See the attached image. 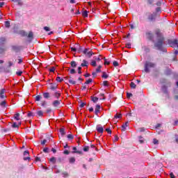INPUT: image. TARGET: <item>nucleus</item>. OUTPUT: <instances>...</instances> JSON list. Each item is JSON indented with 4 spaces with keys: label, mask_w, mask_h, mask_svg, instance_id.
Segmentation results:
<instances>
[{
    "label": "nucleus",
    "mask_w": 178,
    "mask_h": 178,
    "mask_svg": "<svg viewBox=\"0 0 178 178\" xmlns=\"http://www.w3.org/2000/svg\"><path fill=\"white\" fill-rule=\"evenodd\" d=\"M82 16L83 17H88V12H87V10H84L83 13H82Z\"/></svg>",
    "instance_id": "obj_21"
},
{
    "label": "nucleus",
    "mask_w": 178,
    "mask_h": 178,
    "mask_svg": "<svg viewBox=\"0 0 178 178\" xmlns=\"http://www.w3.org/2000/svg\"><path fill=\"white\" fill-rule=\"evenodd\" d=\"M47 143V140H43V141L41 143V144L42 145H45V143Z\"/></svg>",
    "instance_id": "obj_60"
},
{
    "label": "nucleus",
    "mask_w": 178,
    "mask_h": 178,
    "mask_svg": "<svg viewBox=\"0 0 178 178\" xmlns=\"http://www.w3.org/2000/svg\"><path fill=\"white\" fill-rule=\"evenodd\" d=\"M102 67V66H101V65H99L98 67H97V68L96 69V72L97 73H99V72H101V68Z\"/></svg>",
    "instance_id": "obj_33"
},
{
    "label": "nucleus",
    "mask_w": 178,
    "mask_h": 178,
    "mask_svg": "<svg viewBox=\"0 0 178 178\" xmlns=\"http://www.w3.org/2000/svg\"><path fill=\"white\" fill-rule=\"evenodd\" d=\"M5 26L9 29V27H10V22H9V21L6 22Z\"/></svg>",
    "instance_id": "obj_30"
},
{
    "label": "nucleus",
    "mask_w": 178,
    "mask_h": 178,
    "mask_svg": "<svg viewBox=\"0 0 178 178\" xmlns=\"http://www.w3.org/2000/svg\"><path fill=\"white\" fill-rule=\"evenodd\" d=\"M146 35L149 40H151L152 41L154 40V35H152V33L147 32Z\"/></svg>",
    "instance_id": "obj_8"
},
{
    "label": "nucleus",
    "mask_w": 178,
    "mask_h": 178,
    "mask_svg": "<svg viewBox=\"0 0 178 178\" xmlns=\"http://www.w3.org/2000/svg\"><path fill=\"white\" fill-rule=\"evenodd\" d=\"M127 126H129V122H127L122 124V131H124V130H126V127H127Z\"/></svg>",
    "instance_id": "obj_19"
},
{
    "label": "nucleus",
    "mask_w": 178,
    "mask_h": 178,
    "mask_svg": "<svg viewBox=\"0 0 178 178\" xmlns=\"http://www.w3.org/2000/svg\"><path fill=\"white\" fill-rule=\"evenodd\" d=\"M153 143L154 145H158V144H159V141L156 138H154V139H153Z\"/></svg>",
    "instance_id": "obj_36"
},
{
    "label": "nucleus",
    "mask_w": 178,
    "mask_h": 178,
    "mask_svg": "<svg viewBox=\"0 0 178 178\" xmlns=\"http://www.w3.org/2000/svg\"><path fill=\"white\" fill-rule=\"evenodd\" d=\"M49 161L51 162V163H56V158L51 157Z\"/></svg>",
    "instance_id": "obj_23"
},
{
    "label": "nucleus",
    "mask_w": 178,
    "mask_h": 178,
    "mask_svg": "<svg viewBox=\"0 0 178 178\" xmlns=\"http://www.w3.org/2000/svg\"><path fill=\"white\" fill-rule=\"evenodd\" d=\"M91 99L93 102H98V97H91Z\"/></svg>",
    "instance_id": "obj_24"
},
{
    "label": "nucleus",
    "mask_w": 178,
    "mask_h": 178,
    "mask_svg": "<svg viewBox=\"0 0 178 178\" xmlns=\"http://www.w3.org/2000/svg\"><path fill=\"white\" fill-rule=\"evenodd\" d=\"M67 138H69L70 140H73L74 137H73V135L72 134H68L67 136Z\"/></svg>",
    "instance_id": "obj_43"
},
{
    "label": "nucleus",
    "mask_w": 178,
    "mask_h": 178,
    "mask_svg": "<svg viewBox=\"0 0 178 178\" xmlns=\"http://www.w3.org/2000/svg\"><path fill=\"white\" fill-rule=\"evenodd\" d=\"M156 12L157 13H159V12H161V8H157L156 9Z\"/></svg>",
    "instance_id": "obj_54"
},
{
    "label": "nucleus",
    "mask_w": 178,
    "mask_h": 178,
    "mask_svg": "<svg viewBox=\"0 0 178 178\" xmlns=\"http://www.w3.org/2000/svg\"><path fill=\"white\" fill-rule=\"evenodd\" d=\"M70 73H71V74H74L76 73V71L74 70V69H72L70 70Z\"/></svg>",
    "instance_id": "obj_46"
},
{
    "label": "nucleus",
    "mask_w": 178,
    "mask_h": 178,
    "mask_svg": "<svg viewBox=\"0 0 178 178\" xmlns=\"http://www.w3.org/2000/svg\"><path fill=\"white\" fill-rule=\"evenodd\" d=\"M22 74H23V72H22V71L17 72V76H22Z\"/></svg>",
    "instance_id": "obj_48"
},
{
    "label": "nucleus",
    "mask_w": 178,
    "mask_h": 178,
    "mask_svg": "<svg viewBox=\"0 0 178 178\" xmlns=\"http://www.w3.org/2000/svg\"><path fill=\"white\" fill-rule=\"evenodd\" d=\"M122 118V114L120 113H117L115 116H114V119H120Z\"/></svg>",
    "instance_id": "obj_22"
},
{
    "label": "nucleus",
    "mask_w": 178,
    "mask_h": 178,
    "mask_svg": "<svg viewBox=\"0 0 178 178\" xmlns=\"http://www.w3.org/2000/svg\"><path fill=\"white\" fill-rule=\"evenodd\" d=\"M59 105H60V101L55 100V101L53 102V106H59Z\"/></svg>",
    "instance_id": "obj_13"
},
{
    "label": "nucleus",
    "mask_w": 178,
    "mask_h": 178,
    "mask_svg": "<svg viewBox=\"0 0 178 178\" xmlns=\"http://www.w3.org/2000/svg\"><path fill=\"white\" fill-rule=\"evenodd\" d=\"M94 59L96 62H99L100 60H102L104 58L102 57V56L99 55L97 57H94Z\"/></svg>",
    "instance_id": "obj_12"
},
{
    "label": "nucleus",
    "mask_w": 178,
    "mask_h": 178,
    "mask_svg": "<svg viewBox=\"0 0 178 178\" xmlns=\"http://www.w3.org/2000/svg\"><path fill=\"white\" fill-rule=\"evenodd\" d=\"M60 134H62V136H64V134H65V129L60 128Z\"/></svg>",
    "instance_id": "obj_35"
},
{
    "label": "nucleus",
    "mask_w": 178,
    "mask_h": 178,
    "mask_svg": "<svg viewBox=\"0 0 178 178\" xmlns=\"http://www.w3.org/2000/svg\"><path fill=\"white\" fill-rule=\"evenodd\" d=\"M51 151H52V152H53L54 154H56V149L52 148V149H51Z\"/></svg>",
    "instance_id": "obj_61"
},
{
    "label": "nucleus",
    "mask_w": 178,
    "mask_h": 178,
    "mask_svg": "<svg viewBox=\"0 0 178 178\" xmlns=\"http://www.w3.org/2000/svg\"><path fill=\"white\" fill-rule=\"evenodd\" d=\"M23 62V60L22 58L18 59V63H22Z\"/></svg>",
    "instance_id": "obj_64"
},
{
    "label": "nucleus",
    "mask_w": 178,
    "mask_h": 178,
    "mask_svg": "<svg viewBox=\"0 0 178 178\" xmlns=\"http://www.w3.org/2000/svg\"><path fill=\"white\" fill-rule=\"evenodd\" d=\"M168 44L172 48H175V47H178V40H175L174 41H169Z\"/></svg>",
    "instance_id": "obj_5"
},
{
    "label": "nucleus",
    "mask_w": 178,
    "mask_h": 178,
    "mask_svg": "<svg viewBox=\"0 0 178 178\" xmlns=\"http://www.w3.org/2000/svg\"><path fill=\"white\" fill-rule=\"evenodd\" d=\"M29 151H25L24 152V156H29Z\"/></svg>",
    "instance_id": "obj_51"
},
{
    "label": "nucleus",
    "mask_w": 178,
    "mask_h": 178,
    "mask_svg": "<svg viewBox=\"0 0 178 178\" xmlns=\"http://www.w3.org/2000/svg\"><path fill=\"white\" fill-rule=\"evenodd\" d=\"M14 119H15V120H20V113H15L14 115Z\"/></svg>",
    "instance_id": "obj_14"
},
{
    "label": "nucleus",
    "mask_w": 178,
    "mask_h": 178,
    "mask_svg": "<svg viewBox=\"0 0 178 178\" xmlns=\"http://www.w3.org/2000/svg\"><path fill=\"white\" fill-rule=\"evenodd\" d=\"M89 149H90V147H88V146H85V147H83V151H84V152H88Z\"/></svg>",
    "instance_id": "obj_32"
},
{
    "label": "nucleus",
    "mask_w": 178,
    "mask_h": 178,
    "mask_svg": "<svg viewBox=\"0 0 178 178\" xmlns=\"http://www.w3.org/2000/svg\"><path fill=\"white\" fill-rule=\"evenodd\" d=\"M90 83H92V79H89L88 81H86L85 84H90Z\"/></svg>",
    "instance_id": "obj_44"
},
{
    "label": "nucleus",
    "mask_w": 178,
    "mask_h": 178,
    "mask_svg": "<svg viewBox=\"0 0 178 178\" xmlns=\"http://www.w3.org/2000/svg\"><path fill=\"white\" fill-rule=\"evenodd\" d=\"M56 81H58V83H62V81H63V79H61L60 76H58L56 79Z\"/></svg>",
    "instance_id": "obj_31"
},
{
    "label": "nucleus",
    "mask_w": 178,
    "mask_h": 178,
    "mask_svg": "<svg viewBox=\"0 0 178 178\" xmlns=\"http://www.w3.org/2000/svg\"><path fill=\"white\" fill-rule=\"evenodd\" d=\"M104 65H111V61L104 59Z\"/></svg>",
    "instance_id": "obj_42"
},
{
    "label": "nucleus",
    "mask_w": 178,
    "mask_h": 178,
    "mask_svg": "<svg viewBox=\"0 0 178 178\" xmlns=\"http://www.w3.org/2000/svg\"><path fill=\"white\" fill-rule=\"evenodd\" d=\"M41 98H42L41 96L38 95L35 97V101H41Z\"/></svg>",
    "instance_id": "obj_39"
},
{
    "label": "nucleus",
    "mask_w": 178,
    "mask_h": 178,
    "mask_svg": "<svg viewBox=\"0 0 178 178\" xmlns=\"http://www.w3.org/2000/svg\"><path fill=\"white\" fill-rule=\"evenodd\" d=\"M68 81H69L70 84H72V85L76 84V81H74L72 79H68Z\"/></svg>",
    "instance_id": "obj_28"
},
{
    "label": "nucleus",
    "mask_w": 178,
    "mask_h": 178,
    "mask_svg": "<svg viewBox=\"0 0 178 178\" xmlns=\"http://www.w3.org/2000/svg\"><path fill=\"white\" fill-rule=\"evenodd\" d=\"M78 73L79 74H81V67H78Z\"/></svg>",
    "instance_id": "obj_49"
},
{
    "label": "nucleus",
    "mask_w": 178,
    "mask_h": 178,
    "mask_svg": "<svg viewBox=\"0 0 178 178\" xmlns=\"http://www.w3.org/2000/svg\"><path fill=\"white\" fill-rule=\"evenodd\" d=\"M43 97L44 98L48 99L51 97V95L49 94V92H44L43 93Z\"/></svg>",
    "instance_id": "obj_18"
},
{
    "label": "nucleus",
    "mask_w": 178,
    "mask_h": 178,
    "mask_svg": "<svg viewBox=\"0 0 178 178\" xmlns=\"http://www.w3.org/2000/svg\"><path fill=\"white\" fill-rule=\"evenodd\" d=\"M101 112V106L99 104H97L95 108V114L98 115V113Z\"/></svg>",
    "instance_id": "obj_6"
},
{
    "label": "nucleus",
    "mask_w": 178,
    "mask_h": 178,
    "mask_svg": "<svg viewBox=\"0 0 178 178\" xmlns=\"http://www.w3.org/2000/svg\"><path fill=\"white\" fill-rule=\"evenodd\" d=\"M104 86H108V81H105L103 82Z\"/></svg>",
    "instance_id": "obj_55"
},
{
    "label": "nucleus",
    "mask_w": 178,
    "mask_h": 178,
    "mask_svg": "<svg viewBox=\"0 0 178 178\" xmlns=\"http://www.w3.org/2000/svg\"><path fill=\"white\" fill-rule=\"evenodd\" d=\"M149 67H155V64L152 63H146L145 66V72L149 73Z\"/></svg>",
    "instance_id": "obj_2"
},
{
    "label": "nucleus",
    "mask_w": 178,
    "mask_h": 178,
    "mask_svg": "<svg viewBox=\"0 0 178 178\" xmlns=\"http://www.w3.org/2000/svg\"><path fill=\"white\" fill-rule=\"evenodd\" d=\"M130 97H133V94H131V93H127V98H130Z\"/></svg>",
    "instance_id": "obj_47"
},
{
    "label": "nucleus",
    "mask_w": 178,
    "mask_h": 178,
    "mask_svg": "<svg viewBox=\"0 0 178 178\" xmlns=\"http://www.w3.org/2000/svg\"><path fill=\"white\" fill-rule=\"evenodd\" d=\"M8 65H9V67H10V66H13V63H12V61H9Z\"/></svg>",
    "instance_id": "obj_56"
},
{
    "label": "nucleus",
    "mask_w": 178,
    "mask_h": 178,
    "mask_svg": "<svg viewBox=\"0 0 178 178\" xmlns=\"http://www.w3.org/2000/svg\"><path fill=\"white\" fill-rule=\"evenodd\" d=\"M83 54H84V55L88 56V58H91V56H92V52L91 51V50L90 49H85L83 50Z\"/></svg>",
    "instance_id": "obj_4"
},
{
    "label": "nucleus",
    "mask_w": 178,
    "mask_h": 178,
    "mask_svg": "<svg viewBox=\"0 0 178 178\" xmlns=\"http://www.w3.org/2000/svg\"><path fill=\"white\" fill-rule=\"evenodd\" d=\"M96 129L98 133H101V134L104 133V127H102V126L97 125Z\"/></svg>",
    "instance_id": "obj_7"
},
{
    "label": "nucleus",
    "mask_w": 178,
    "mask_h": 178,
    "mask_svg": "<svg viewBox=\"0 0 178 178\" xmlns=\"http://www.w3.org/2000/svg\"><path fill=\"white\" fill-rule=\"evenodd\" d=\"M30 160V157H24V161H29Z\"/></svg>",
    "instance_id": "obj_58"
},
{
    "label": "nucleus",
    "mask_w": 178,
    "mask_h": 178,
    "mask_svg": "<svg viewBox=\"0 0 178 178\" xmlns=\"http://www.w3.org/2000/svg\"><path fill=\"white\" fill-rule=\"evenodd\" d=\"M72 149H73V152H72L73 154H81V152L77 151V147H74Z\"/></svg>",
    "instance_id": "obj_15"
},
{
    "label": "nucleus",
    "mask_w": 178,
    "mask_h": 178,
    "mask_svg": "<svg viewBox=\"0 0 178 178\" xmlns=\"http://www.w3.org/2000/svg\"><path fill=\"white\" fill-rule=\"evenodd\" d=\"M156 35L157 38V42L154 44V47L157 48V49H162V45H163V36L159 30L156 31Z\"/></svg>",
    "instance_id": "obj_1"
},
{
    "label": "nucleus",
    "mask_w": 178,
    "mask_h": 178,
    "mask_svg": "<svg viewBox=\"0 0 178 178\" xmlns=\"http://www.w3.org/2000/svg\"><path fill=\"white\" fill-rule=\"evenodd\" d=\"M34 117V113H31V112H29L28 113V118H33Z\"/></svg>",
    "instance_id": "obj_38"
},
{
    "label": "nucleus",
    "mask_w": 178,
    "mask_h": 178,
    "mask_svg": "<svg viewBox=\"0 0 178 178\" xmlns=\"http://www.w3.org/2000/svg\"><path fill=\"white\" fill-rule=\"evenodd\" d=\"M70 3H76L75 0H70Z\"/></svg>",
    "instance_id": "obj_63"
},
{
    "label": "nucleus",
    "mask_w": 178,
    "mask_h": 178,
    "mask_svg": "<svg viewBox=\"0 0 178 178\" xmlns=\"http://www.w3.org/2000/svg\"><path fill=\"white\" fill-rule=\"evenodd\" d=\"M22 126V122H18V123L14 122L12 125V127L16 128V127H20Z\"/></svg>",
    "instance_id": "obj_11"
},
{
    "label": "nucleus",
    "mask_w": 178,
    "mask_h": 178,
    "mask_svg": "<svg viewBox=\"0 0 178 178\" xmlns=\"http://www.w3.org/2000/svg\"><path fill=\"white\" fill-rule=\"evenodd\" d=\"M64 154H65V155H69V152H68L67 150H65V151H64Z\"/></svg>",
    "instance_id": "obj_62"
},
{
    "label": "nucleus",
    "mask_w": 178,
    "mask_h": 178,
    "mask_svg": "<svg viewBox=\"0 0 178 178\" xmlns=\"http://www.w3.org/2000/svg\"><path fill=\"white\" fill-rule=\"evenodd\" d=\"M5 41H6V39H5V38H0V45H3V44H5Z\"/></svg>",
    "instance_id": "obj_20"
},
{
    "label": "nucleus",
    "mask_w": 178,
    "mask_h": 178,
    "mask_svg": "<svg viewBox=\"0 0 178 178\" xmlns=\"http://www.w3.org/2000/svg\"><path fill=\"white\" fill-rule=\"evenodd\" d=\"M5 91H6L5 89H1L0 90V98H1V99L5 98Z\"/></svg>",
    "instance_id": "obj_10"
},
{
    "label": "nucleus",
    "mask_w": 178,
    "mask_h": 178,
    "mask_svg": "<svg viewBox=\"0 0 178 178\" xmlns=\"http://www.w3.org/2000/svg\"><path fill=\"white\" fill-rule=\"evenodd\" d=\"M170 177L171 178H175V175H173V172H171V173L170 174Z\"/></svg>",
    "instance_id": "obj_57"
},
{
    "label": "nucleus",
    "mask_w": 178,
    "mask_h": 178,
    "mask_svg": "<svg viewBox=\"0 0 178 178\" xmlns=\"http://www.w3.org/2000/svg\"><path fill=\"white\" fill-rule=\"evenodd\" d=\"M28 37H29V38H33V32H30V33H29V35H28Z\"/></svg>",
    "instance_id": "obj_50"
},
{
    "label": "nucleus",
    "mask_w": 178,
    "mask_h": 178,
    "mask_svg": "<svg viewBox=\"0 0 178 178\" xmlns=\"http://www.w3.org/2000/svg\"><path fill=\"white\" fill-rule=\"evenodd\" d=\"M71 66L72 67H76V66H77V63H76V61H72Z\"/></svg>",
    "instance_id": "obj_29"
},
{
    "label": "nucleus",
    "mask_w": 178,
    "mask_h": 178,
    "mask_svg": "<svg viewBox=\"0 0 178 178\" xmlns=\"http://www.w3.org/2000/svg\"><path fill=\"white\" fill-rule=\"evenodd\" d=\"M54 97H55L56 98H59V97H60V93H59V92H56L54 93Z\"/></svg>",
    "instance_id": "obj_34"
},
{
    "label": "nucleus",
    "mask_w": 178,
    "mask_h": 178,
    "mask_svg": "<svg viewBox=\"0 0 178 178\" xmlns=\"http://www.w3.org/2000/svg\"><path fill=\"white\" fill-rule=\"evenodd\" d=\"M56 68H55V67H51V68L49 69V72H50L51 73H55V70Z\"/></svg>",
    "instance_id": "obj_26"
},
{
    "label": "nucleus",
    "mask_w": 178,
    "mask_h": 178,
    "mask_svg": "<svg viewBox=\"0 0 178 178\" xmlns=\"http://www.w3.org/2000/svg\"><path fill=\"white\" fill-rule=\"evenodd\" d=\"M106 131L108 133V134H112V131L109 128L106 129Z\"/></svg>",
    "instance_id": "obj_41"
},
{
    "label": "nucleus",
    "mask_w": 178,
    "mask_h": 178,
    "mask_svg": "<svg viewBox=\"0 0 178 178\" xmlns=\"http://www.w3.org/2000/svg\"><path fill=\"white\" fill-rule=\"evenodd\" d=\"M90 65L95 67L97 66V61L95 60H92L90 62Z\"/></svg>",
    "instance_id": "obj_17"
},
{
    "label": "nucleus",
    "mask_w": 178,
    "mask_h": 178,
    "mask_svg": "<svg viewBox=\"0 0 178 178\" xmlns=\"http://www.w3.org/2000/svg\"><path fill=\"white\" fill-rule=\"evenodd\" d=\"M81 66L82 67H88V61H87L86 60H83L82 63L81 64Z\"/></svg>",
    "instance_id": "obj_9"
},
{
    "label": "nucleus",
    "mask_w": 178,
    "mask_h": 178,
    "mask_svg": "<svg viewBox=\"0 0 178 178\" xmlns=\"http://www.w3.org/2000/svg\"><path fill=\"white\" fill-rule=\"evenodd\" d=\"M37 115L40 116V117H42V116L44 115V113H42V111H37Z\"/></svg>",
    "instance_id": "obj_25"
},
{
    "label": "nucleus",
    "mask_w": 178,
    "mask_h": 178,
    "mask_svg": "<svg viewBox=\"0 0 178 178\" xmlns=\"http://www.w3.org/2000/svg\"><path fill=\"white\" fill-rule=\"evenodd\" d=\"M41 105H42V106H45V105H47V102H45V101L42 102Z\"/></svg>",
    "instance_id": "obj_53"
},
{
    "label": "nucleus",
    "mask_w": 178,
    "mask_h": 178,
    "mask_svg": "<svg viewBox=\"0 0 178 178\" xmlns=\"http://www.w3.org/2000/svg\"><path fill=\"white\" fill-rule=\"evenodd\" d=\"M147 19L149 22H154V20L156 19V13H147Z\"/></svg>",
    "instance_id": "obj_3"
},
{
    "label": "nucleus",
    "mask_w": 178,
    "mask_h": 178,
    "mask_svg": "<svg viewBox=\"0 0 178 178\" xmlns=\"http://www.w3.org/2000/svg\"><path fill=\"white\" fill-rule=\"evenodd\" d=\"M113 65L115 67L119 66V63H118V61H113Z\"/></svg>",
    "instance_id": "obj_45"
},
{
    "label": "nucleus",
    "mask_w": 178,
    "mask_h": 178,
    "mask_svg": "<svg viewBox=\"0 0 178 178\" xmlns=\"http://www.w3.org/2000/svg\"><path fill=\"white\" fill-rule=\"evenodd\" d=\"M76 162V159L74 157L70 158V163H74Z\"/></svg>",
    "instance_id": "obj_27"
},
{
    "label": "nucleus",
    "mask_w": 178,
    "mask_h": 178,
    "mask_svg": "<svg viewBox=\"0 0 178 178\" xmlns=\"http://www.w3.org/2000/svg\"><path fill=\"white\" fill-rule=\"evenodd\" d=\"M12 1L13 2H16V3L19 6H22V5H23V2H22V1L20 0H12Z\"/></svg>",
    "instance_id": "obj_16"
},
{
    "label": "nucleus",
    "mask_w": 178,
    "mask_h": 178,
    "mask_svg": "<svg viewBox=\"0 0 178 178\" xmlns=\"http://www.w3.org/2000/svg\"><path fill=\"white\" fill-rule=\"evenodd\" d=\"M3 5H5L4 2H0V8H2V6H3Z\"/></svg>",
    "instance_id": "obj_59"
},
{
    "label": "nucleus",
    "mask_w": 178,
    "mask_h": 178,
    "mask_svg": "<svg viewBox=\"0 0 178 178\" xmlns=\"http://www.w3.org/2000/svg\"><path fill=\"white\" fill-rule=\"evenodd\" d=\"M136 85L134 83V82L131 83V88H136Z\"/></svg>",
    "instance_id": "obj_40"
},
{
    "label": "nucleus",
    "mask_w": 178,
    "mask_h": 178,
    "mask_svg": "<svg viewBox=\"0 0 178 178\" xmlns=\"http://www.w3.org/2000/svg\"><path fill=\"white\" fill-rule=\"evenodd\" d=\"M44 30H45V31H49V27H48V26H44Z\"/></svg>",
    "instance_id": "obj_52"
},
{
    "label": "nucleus",
    "mask_w": 178,
    "mask_h": 178,
    "mask_svg": "<svg viewBox=\"0 0 178 178\" xmlns=\"http://www.w3.org/2000/svg\"><path fill=\"white\" fill-rule=\"evenodd\" d=\"M102 77L103 79H108V74L106 72H103Z\"/></svg>",
    "instance_id": "obj_37"
}]
</instances>
